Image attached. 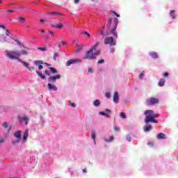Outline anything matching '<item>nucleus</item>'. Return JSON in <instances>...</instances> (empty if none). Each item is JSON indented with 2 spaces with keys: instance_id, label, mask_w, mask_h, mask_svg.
Segmentation results:
<instances>
[{
  "instance_id": "1",
  "label": "nucleus",
  "mask_w": 178,
  "mask_h": 178,
  "mask_svg": "<svg viewBox=\"0 0 178 178\" xmlns=\"http://www.w3.org/2000/svg\"><path fill=\"white\" fill-rule=\"evenodd\" d=\"M6 56L12 60H18L20 63H23L24 61L20 59L22 55H29V52L26 50H16V51H6Z\"/></svg>"
},
{
  "instance_id": "2",
  "label": "nucleus",
  "mask_w": 178,
  "mask_h": 178,
  "mask_svg": "<svg viewBox=\"0 0 178 178\" xmlns=\"http://www.w3.org/2000/svg\"><path fill=\"white\" fill-rule=\"evenodd\" d=\"M99 45V42H97L89 51L86 52V55L83 57V59H90V60L97 59V56L99 55V50H97Z\"/></svg>"
},
{
  "instance_id": "3",
  "label": "nucleus",
  "mask_w": 178,
  "mask_h": 178,
  "mask_svg": "<svg viewBox=\"0 0 178 178\" xmlns=\"http://www.w3.org/2000/svg\"><path fill=\"white\" fill-rule=\"evenodd\" d=\"M145 123L148 124V123H158V120H155L156 118H159V114H156L154 111L147 110L145 111Z\"/></svg>"
},
{
  "instance_id": "4",
  "label": "nucleus",
  "mask_w": 178,
  "mask_h": 178,
  "mask_svg": "<svg viewBox=\"0 0 178 178\" xmlns=\"http://www.w3.org/2000/svg\"><path fill=\"white\" fill-rule=\"evenodd\" d=\"M104 44L106 45L115 46L116 45V41L113 40V37H107L104 39Z\"/></svg>"
},
{
  "instance_id": "5",
  "label": "nucleus",
  "mask_w": 178,
  "mask_h": 178,
  "mask_svg": "<svg viewBox=\"0 0 178 178\" xmlns=\"http://www.w3.org/2000/svg\"><path fill=\"white\" fill-rule=\"evenodd\" d=\"M82 60L80 58H72L67 61L66 66H71V65H76L77 63H81Z\"/></svg>"
},
{
  "instance_id": "6",
  "label": "nucleus",
  "mask_w": 178,
  "mask_h": 178,
  "mask_svg": "<svg viewBox=\"0 0 178 178\" xmlns=\"http://www.w3.org/2000/svg\"><path fill=\"white\" fill-rule=\"evenodd\" d=\"M61 77L60 74L50 76L48 79L49 83H55L56 80H60Z\"/></svg>"
},
{
  "instance_id": "7",
  "label": "nucleus",
  "mask_w": 178,
  "mask_h": 178,
  "mask_svg": "<svg viewBox=\"0 0 178 178\" xmlns=\"http://www.w3.org/2000/svg\"><path fill=\"white\" fill-rule=\"evenodd\" d=\"M14 137L17 138L16 141H13V144H16L20 141V138H22V131H17L14 133Z\"/></svg>"
},
{
  "instance_id": "8",
  "label": "nucleus",
  "mask_w": 178,
  "mask_h": 178,
  "mask_svg": "<svg viewBox=\"0 0 178 178\" xmlns=\"http://www.w3.org/2000/svg\"><path fill=\"white\" fill-rule=\"evenodd\" d=\"M49 70H46L44 71V74H46V76H51V73H52L53 74H56V73H58V70L56 68L51 67H49Z\"/></svg>"
},
{
  "instance_id": "9",
  "label": "nucleus",
  "mask_w": 178,
  "mask_h": 178,
  "mask_svg": "<svg viewBox=\"0 0 178 178\" xmlns=\"http://www.w3.org/2000/svg\"><path fill=\"white\" fill-rule=\"evenodd\" d=\"M147 104L149 105H155L159 102V99L155 97H150L147 100Z\"/></svg>"
},
{
  "instance_id": "10",
  "label": "nucleus",
  "mask_w": 178,
  "mask_h": 178,
  "mask_svg": "<svg viewBox=\"0 0 178 178\" xmlns=\"http://www.w3.org/2000/svg\"><path fill=\"white\" fill-rule=\"evenodd\" d=\"M33 65H35V66H38L39 70H42V69H44V66H42V65H44V61L41 60L33 61Z\"/></svg>"
},
{
  "instance_id": "11",
  "label": "nucleus",
  "mask_w": 178,
  "mask_h": 178,
  "mask_svg": "<svg viewBox=\"0 0 178 178\" xmlns=\"http://www.w3.org/2000/svg\"><path fill=\"white\" fill-rule=\"evenodd\" d=\"M18 120L19 123H23V122H24L25 124H29V117H27V115H24V117L18 116Z\"/></svg>"
},
{
  "instance_id": "12",
  "label": "nucleus",
  "mask_w": 178,
  "mask_h": 178,
  "mask_svg": "<svg viewBox=\"0 0 178 178\" xmlns=\"http://www.w3.org/2000/svg\"><path fill=\"white\" fill-rule=\"evenodd\" d=\"M28 138H29V129H26L22 136V143H26L27 141Z\"/></svg>"
},
{
  "instance_id": "13",
  "label": "nucleus",
  "mask_w": 178,
  "mask_h": 178,
  "mask_svg": "<svg viewBox=\"0 0 178 178\" xmlns=\"http://www.w3.org/2000/svg\"><path fill=\"white\" fill-rule=\"evenodd\" d=\"M108 113H111V110L106 108L105 111L99 112V115H102V116H105V118H109V115Z\"/></svg>"
},
{
  "instance_id": "14",
  "label": "nucleus",
  "mask_w": 178,
  "mask_h": 178,
  "mask_svg": "<svg viewBox=\"0 0 178 178\" xmlns=\"http://www.w3.org/2000/svg\"><path fill=\"white\" fill-rule=\"evenodd\" d=\"M47 87H48V90H49V91H58V88L53 85L52 83H48L47 84Z\"/></svg>"
},
{
  "instance_id": "15",
  "label": "nucleus",
  "mask_w": 178,
  "mask_h": 178,
  "mask_svg": "<svg viewBox=\"0 0 178 178\" xmlns=\"http://www.w3.org/2000/svg\"><path fill=\"white\" fill-rule=\"evenodd\" d=\"M113 99L115 104H119V93H118V92H114Z\"/></svg>"
},
{
  "instance_id": "16",
  "label": "nucleus",
  "mask_w": 178,
  "mask_h": 178,
  "mask_svg": "<svg viewBox=\"0 0 178 178\" xmlns=\"http://www.w3.org/2000/svg\"><path fill=\"white\" fill-rule=\"evenodd\" d=\"M2 127L4 128V129H8V131L9 133V131H10V130H12V125H10L9 127V124H8V122H5L2 124Z\"/></svg>"
},
{
  "instance_id": "17",
  "label": "nucleus",
  "mask_w": 178,
  "mask_h": 178,
  "mask_svg": "<svg viewBox=\"0 0 178 178\" xmlns=\"http://www.w3.org/2000/svg\"><path fill=\"white\" fill-rule=\"evenodd\" d=\"M157 138L158 140H165L166 139V135L163 133H159L157 134Z\"/></svg>"
},
{
  "instance_id": "18",
  "label": "nucleus",
  "mask_w": 178,
  "mask_h": 178,
  "mask_svg": "<svg viewBox=\"0 0 178 178\" xmlns=\"http://www.w3.org/2000/svg\"><path fill=\"white\" fill-rule=\"evenodd\" d=\"M116 26H114L113 29L111 31V33L114 35V37H116L118 38V32L116 31Z\"/></svg>"
},
{
  "instance_id": "19",
  "label": "nucleus",
  "mask_w": 178,
  "mask_h": 178,
  "mask_svg": "<svg viewBox=\"0 0 178 178\" xmlns=\"http://www.w3.org/2000/svg\"><path fill=\"white\" fill-rule=\"evenodd\" d=\"M109 30L105 31L104 30L100 31V35H103V37H106V35H109Z\"/></svg>"
},
{
  "instance_id": "20",
  "label": "nucleus",
  "mask_w": 178,
  "mask_h": 178,
  "mask_svg": "<svg viewBox=\"0 0 178 178\" xmlns=\"http://www.w3.org/2000/svg\"><path fill=\"white\" fill-rule=\"evenodd\" d=\"M149 55H150V56H152V58H153V59H157V58H158V54H156V52H155V51L149 52Z\"/></svg>"
},
{
  "instance_id": "21",
  "label": "nucleus",
  "mask_w": 178,
  "mask_h": 178,
  "mask_svg": "<svg viewBox=\"0 0 178 178\" xmlns=\"http://www.w3.org/2000/svg\"><path fill=\"white\" fill-rule=\"evenodd\" d=\"M48 15H51L52 16H63V14L58 12H51L48 13Z\"/></svg>"
},
{
  "instance_id": "22",
  "label": "nucleus",
  "mask_w": 178,
  "mask_h": 178,
  "mask_svg": "<svg viewBox=\"0 0 178 178\" xmlns=\"http://www.w3.org/2000/svg\"><path fill=\"white\" fill-rule=\"evenodd\" d=\"M6 35H7V37H10V38H12V40H15L13 35L10 33V31H8V29H6Z\"/></svg>"
},
{
  "instance_id": "23",
  "label": "nucleus",
  "mask_w": 178,
  "mask_h": 178,
  "mask_svg": "<svg viewBox=\"0 0 178 178\" xmlns=\"http://www.w3.org/2000/svg\"><path fill=\"white\" fill-rule=\"evenodd\" d=\"M93 105L96 108H98V106H99V105H101V102L99 101V99H96L93 102Z\"/></svg>"
},
{
  "instance_id": "24",
  "label": "nucleus",
  "mask_w": 178,
  "mask_h": 178,
  "mask_svg": "<svg viewBox=\"0 0 178 178\" xmlns=\"http://www.w3.org/2000/svg\"><path fill=\"white\" fill-rule=\"evenodd\" d=\"M17 20L19 23H22V24L26 23V18L23 17H18Z\"/></svg>"
},
{
  "instance_id": "25",
  "label": "nucleus",
  "mask_w": 178,
  "mask_h": 178,
  "mask_svg": "<svg viewBox=\"0 0 178 178\" xmlns=\"http://www.w3.org/2000/svg\"><path fill=\"white\" fill-rule=\"evenodd\" d=\"M152 129V127L151 125H147L144 127L143 130L144 131H145L146 133L149 131V130H151Z\"/></svg>"
},
{
  "instance_id": "26",
  "label": "nucleus",
  "mask_w": 178,
  "mask_h": 178,
  "mask_svg": "<svg viewBox=\"0 0 178 178\" xmlns=\"http://www.w3.org/2000/svg\"><path fill=\"white\" fill-rule=\"evenodd\" d=\"M159 87H163L165 86V79H161L159 82Z\"/></svg>"
},
{
  "instance_id": "27",
  "label": "nucleus",
  "mask_w": 178,
  "mask_h": 178,
  "mask_svg": "<svg viewBox=\"0 0 178 178\" xmlns=\"http://www.w3.org/2000/svg\"><path fill=\"white\" fill-rule=\"evenodd\" d=\"M0 42H6V37L4 35H0Z\"/></svg>"
},
{
  "instance_id": "28",
  "label": "nucleus",
  "mask_w": 178,
  "mask_h": 178,
  "mask_svg": "<svg viewBox=\"0 0 178 178\" xmlns=\"http://www.w3.org/2000/svg\"><path fill=\"white\" fill-rule=\"evenodd\" d=\"M36 73L39 76V77H40V79H42V80H44L45 76L42 75V73L40 72V71L38 70H36Z\"/></svg>"
},
{
  "instance_id": "29",
  "label": "nucleus",
  "mask_w": 178,
  "mask_h": 178,
  "mask_svg": "<svg viewBox=\"0 0 178 178\" xmlns=\"http://www.w3.org/2000/svg\"><path fill=\"white\" fill-rule=\"evenodd\" d=\"M90 137L93 139L94 143L96 144L97 143L95 142V132L94 131L91 132Z\"/></svg>"
},
{
  "instance_id": "30",
  "label": "nucleus",
  "mask_w": 178,
  "mask_h": 178,
  "mask_svg": "<svg viewBox=\"0 0 178 178\" xmlns=\"http://www.w3.org/2000/svg\"><path fill=\"white\" fill-rule=\"evenodd\" d=\"M51 26L56 29H63V25H62V24H58L57 25H51Z\"/></svg>"
},
{
  "instance_id": "31",
  "label": "nucleus",
  "mask_w": 178,
  "mask_h": 178,
  "mask_svg": "<svg viewBox=\"0 0 178 178\" xmlns=\"http://www.w3.org/2000/svg\"><path fill=\"white\" fill-rule=\"evenodd\" d=\"M104 141H106L107 143H109L111 141H113V136H110L109 139L106 138H104Z\"/></svg>"
},
{
  "instance_id": "32",
  "label": "nucleus",
  "mask_w": 178,
  "mask_h": 178,
  "mask_svg": "<svg viewBox=\"0 0 178 178\" xmlns=\"http://www.w3.org/2000/svg\"><path fill=\"white\" fill-rule=\"evenodd\" d=\"M119 23V19L118 18H114V26L118 29V24Z\"/></svg>"
},
{
  "instance_id": "33",
  "label": "nucleus",
  "mask_w": 178,
  "mask_h": 178,
  "mask_svg": "<svg viewBox=\"0 0 178 178\" xmlns=\"http://www.w3.org/2000/svg\"><path fill=\"white\" fill-rule=\"evenodd\" d=\"M170 15L171 16V17H172V19H175V10H171L170 13Z\"/></svg>"
},
{
  "instance_id": "34",
  "label": "nucleus",
  "mask_w": 178,
  "mask_h": 178,
  "mask_svg": "<svg viewBox=\"0 0 178 178\" xmlns=\"http://www.w3.org/2000/svg\"><path fill=\"white\" fill-rule=\"evenodd\" d=\"M22 64L24 65V66L25 67H26V69H29V66H30V64H29V63H26V62H23Z\"/></svg>"
},
{
  "instance_id": "35",
  "label": "nucleus",
  "mask_w": 178,
  "mask_h": 178,
  "mask_svg": "<svg viewBox=\"0 0 178 178\" xmlns=\"http://www.w3.org/2000/svg\"><path fill=\"white\" fill-rule=\"evenodd\" d=\"M120 118H122V119H126V113H123V112L120 113Z\"/></svg>"
},
{
  "instance_id": "36",
  "label": "nucleus",
  "mask_w": 178,
  "mask_h": 178,
  "mask_svg": "<svg viewBox=\"0 0 178 178\" xmlns=\"http://www.w3.org/2000/svg\"><path fill=\"white\" fill-rule=\"evenodd\" d=\"M145 72H143L140 75H139V78L143 80V79H144V76H145Z\"/></svg>"
},
{
  "instance_id": "37",
  "label": "nucleus",
  "mask_w": 178,
  "mask_h": 178,
  "mask_svg": "<svg viewBox=\"0 0 178 178\" xmlns=\"http://www.w3.org/2000/svg\"><path fill=\"white\" fill-rule=\"evenodd\" d=\"M111 24H112V19H108V23H107V27H108L109 29V26H111Z\"/></svg>"
},
{
  "instance_id": "38",
  "label": "nucleus",
  "mask_w": 178,
  "mask_h": 178,
  "mask_svg": "<svg viewBox=\"0 0 178 178\" xmlns=\"http://www.w3.org/2000/svg\"><path fill=\"white\" fill-rule=\"evenodd\" d=\"M58 56H59V54H58V53H54L53 59H54V60H56V58H58Z\"/></svg>"
},
{
  "instance_id": "39",
  "label": "nucleus",
  "mask_w": 178,
  "mask_h": 178,
  "mask_svg": "<svg viewBox=\"0 0 178 178\" xmlns=\"http://www.w3.org/2000/svg\"><path fill=\"white\" fill-rule=\"evenodd\" d=\"M38 49H39L40 51H42L43 52H45V51H47V48L45 47H38Z\"/></svg>"
},
{
  "instance_id": "40",
  "label": "nucleus",
  "mask_w": 178,
  "mask_h": 178,
  "mask_svg": "<svg viewBox=\"0 0 178 178\" xmlns=\"http://www.w3.org/2000/svg\"><path fill=\"white\" fill-rule=\"evenodd\" d=\"M83 34H84L85 35H87L88 37V38H90L91 37V35H90V33H88V32H87V31H84L83 33Z\"/></svg>"
},
{
  "instance_id": "41",
  "label": "nucleus",
  "mask_w": 178,
  "mask_h": 178,
  "mask_svg": "<svg viewBox=\"0 0 178 178\" xmlns=\"http://www.w3.org/2000/svg\"><path fill=\"white\" fill-rule=\"evenodd\" d=\"M19 47H20V48H25V49H30V48L26 47L23 44V43H20Z\"/></svg>"
},
{
  "instance_id": "42",
  "label": "nucleus",
  "mask_w": 178,
  "mask_h": 178,
  "mask_svg": "<svg viewBox=\"0 0 178 178\" xmlns=\"http://www.w3.org/2000/svg\"><path fill=\"white\" fill-rule=\"evenodd\" d=\"M28 70H30V72L33 71V70H35V68L33 66L31 67H28Z\"/></svg>"
},
{
  "instance_id": "43",
  "label": "nucleus",
  "mask_w": 178,
  "mask_h": 178,
  "mask_svg": "<svg viewBox=\"0 0 178 178\" xmlns=\"http://www.w3.org/2000/svg\"><path fill=\"white\" fill-rule=\"evenodd\" d=\"M127 140L129 142L131 141V136H130V135H127Z\"/></svg>"
},
{
  "instance_id": "44",
  "label": "nucleus",
  "mask_w": 178,
  "mask_h": 178,
  "mask_svg": "<svg viewBox=\"0 0 178 178\" xmlns=\"http://www.w3.org/2000/svg\"><path fill=\"white\" fill-rule=\"evenodd\" d=\"M112 13L113 15H115V16H116L117 17H120V15L119 14H118L116 12L112 11Z\"/></svg>"
},
{
  "instance_id": "45",
  "label": "nucleus",
  "mask_w": 178,
  "mask_h": 178,
  "mask_svg": "<svg viewBox=\"0 0 178 178\" xmlns=\"http://www.w3.org/2000/svg\"><path fill=\"white\" fill-rule=\"evenodd\" d=\"M98 64H101V63H105V60L104 59L99 60L97 62Z\"/></svg>"
},
{
  "instance_id": "46",
  "label": "nucleus",
  "mask_w": 178,
  "mask_h": 178,
  "mask_svg": "<svg viewBox=\"0 0 178 178\" xmlns=\"http://www.w3.org/2000/svg\"><path fill=\"white\" fill-rule=\"evenodd\" d=\"M70 106H72V108H76V104H74V103L70 102Z\"/></svg>"
},
{
  "instance_id": "47",
  "label": "nucleus",
  "mask_w": 178,
  "mask_h": 178,
  "mask_svg": "<svg viewBox=\"0 0 178 178\" xmlns=\"http://www.w3.org/2000/svg\"><path fill=\"white\" fill-rule=\"evenodd\" d=\"M105 96L106 97V98H111V93L106 92V93L105 94Z\"/></svg>"
},
{
  "instance_id": "48",
  "label": "nucleus",
  "mask_w": 178,
  "mask_h": 178,
  "mask_svg": "<svg viewBox=\"0 0 178 178\" xmlns=\"http://www.w3.org/2000/svg\"><path fill=\"white\" fill-rule=\"evenodd\" d=\"M49 33L50 34V35H52L53 37H54V35H55V33H54V31H49Z\"/></svg>"
},
{
  "instance_id": "49",
  "label": "nucleus",
  "mask_w": 178,
  "mask_h": 178,
  "mask_svg": "<svg viewBox=\"0 0 178 178\" xmlns=\"http://www.w3.org/2000/svg\"><path fill=\"white\" fill-rule=\"evenodd\" d=\"M4 143H5V139H3V138L0 139V145H1V144H3Z\"/></svg>"
},
{
  "instance_id": "50",
  "label": "nucleus",
  "mask_w": 178,
  "mask_h": 178,
  "mask_svg": "<svg viewBox=\"0 0 178 178\" xmlns=\"http://www.w3.org/2000/svg\"><path fill=\"white\" fill-rule=\"evenodd\" d=\"M88 73H93L94 71H92V68L90 67L88 69Z\"/></svg>"
},
{
  "instance_id": "51",
  "label": "nucleus",
  "mask_w": 178,
  "mask_h": 178,
  "mask_svg": "<svg viewBox=\"0 0 178 178\" xmlns=\"http://www.w3.org/2000/svg\"><path fill=\"white\" fill-rule=\"evenodd\" d=\"M7 12H8V13H14L15 10H8Z\"/></svg>"
},
{
  "instance_id": "52",
  "label": "nucleus",
  "mask_w": 178,
  "mask_h": 178,
  "mask_svg": "<svg viewBox=\"0 0 178 178\" xmlns=\"http://www.w3.org/2000/svg\"><path fill=\"white\" fill-rule=\"evenodd\" d=\"M14 41H15L19 46L22 43V42H20V41H19L18 40H16V39H14Z\"/></svg>"
},
{
  "instance_id": "53",
  "label": "nucleus",
  "mask_w": 178,
  "mask_h": 178,
  "mask_svg": "<svg viewBox=\"0 0 178 178\" xmlns=\"http://www.w3.org/2000/svg\"><path fill=\"white\" fill-rule=\"evenodd\" d=\"M0 28H1V29H3V30H5V29H6V26H5L3 25V24H0Z\"/></svg>"
},
{
  "instance_id": "54",
  "label": "nucleus",
  "mask_w": 178,
  "mask_h": 178,
  "mask_svg": "<svg viewBox=\"0 0 178 178\" xmlns=\"http://www.w3.org/2000/svg\"><path fill=\"white\" fill-rule=\"evenodd\" d=\"M79 47V48L77 49V52H79V51H81L82 49H83V47H80V46H78Z\"/></svg>"
},
{
  "instance_id": "55",
  "label": "nucleus",
  "mask_w": 178,
  "mask_h": 178,
  "mask_svg": "<svg viewBox=\"0 0 178 178\" xmlns=\"http://www.w3.org/2000/svg\"><path fill=\"white\" fill-rule=\"evenodd\" d=\"M110 52H111V54H113V52H115V49H114V48L110 49Z\"/></svg>"
},
{
  "instance_id": "56",
  "label": "nucleus",
  "mask_w": 178,
  "mask_h": 178,
  "mask_svg": "<svg viewBox=\"0 0 178 178\" xmlns=\"http://www.w3.org/2000/svg\"><path fill=\"white\" fill-rule=\"evenodd\" d=\"M163 76H164V77H168V76H169V73L168 72H165L163 74Z\"/></svg>"
},
{
  "instance_id": "57",
  "label": "nucleus",
  "mask_w": 178,
  "mask_h": 178,
  "mask_svg": "<svg viewBox=\"0 0 178 178\" xmlns=\"http://www.w3.org/2000/svg\"><path fill=\"white\" fill-rule=\"evenodd\" d=\"M114 130H115V131H119V127H114Z\"/></svg>"
},
{
  "instance_id": "58",
  "label": "nucleus",
  "mask_w": 178,
  "mask_h": 178,
  "mask_svg": "<svg viewBox=\"0 0 178 178\" xmlns=\"http://www.w3.org/2000/svg\"><path fill=\"white\" fill-rule=\"evenodd\" d=\"M44 37L46 40H48L49 38V36H48L47 35H44Z\"/></svg>"
},
{
  "instance_id": "59",
  "label": "nucleus",
  "mask_w": 178,
  "mask_h": 178,
  "mask_svg": "<svg viewBox=\"0 0 178 178\" xmlns=\"http://www.w3.org/2000/svg\"><path fill=\"white\" fill-rule=\"evenodd\" d=\"M80 2V0H74V3L77 4Z\"/></svg>"
},
{
  "instance_id": "60",
  "label": "nucleus",
  "mask_w": 178,
  "mask_h": 178,
  "mask_svg": "<svg viewBox=\"0 0 178 178\" xmlns=\"http://www.w3.org/2000/svg\"><path fill=\"white\" fill-rule=\"evenodd\" d=\"M44 65H45L46 66H51V64H48L47 63H44Z\"/></svg>"
},
{
  "instance_id": "61",
  "label": "nucleus",
  "mask_w": 178,
  "mask_h": 178,
  "mask_svg": "<svg viewBox=\"0 0 178 178\" xmlns=\"http://www.w3.org/2000/svg\"><path fill=\"white\" fill-rule=\"evenodd\" d=\"M83 173H87V169H86V168L83 169Z\"/></svg>"
},
{
  "instance_id": "62",
  "label": "nucleus",
  "mask_w": 178,
  "mask_h": 178,
  "mask_svg": "<svg viewBox=\"0 0 178 178\" xmlns=\"http://www.w3.org/2000/svg\"><path fill=\"white\" fill-rule=\"evenodd\" d=\"M61 44H62V45H65L66 44V42L65 41H62Z\"/></svg>"
},
{
  "instance_id": "63",
  "label": "nucleus",
  "mask_w": 178,
  "mask_h": 178,
  "mask_svg": "<svg viewBox=\"0 0 178 178\" xmlns=\"http://www.w3.org/2000/svg\"><path fill=\"white\" fill-rule=\"evenodd\" d=\"M147 144H148V145H151L152 147V145H154V144L152 143H148Z\"/></svg>"
},
{
  "instance_id": "64",
  "label": "nucleus",
  "mask_w": 178,
  "mask_h": 178,
  "mask_svg": "<svg viewBox=\"0 0 178 178\" xmlns=\"http://www.w3.org/2000/svg\"><path fill=\"white\" fill-rule=\"evenodd\" d=\"M26 7L21 6L18 9H24Z\"/></svg>"
}]
</instances>
